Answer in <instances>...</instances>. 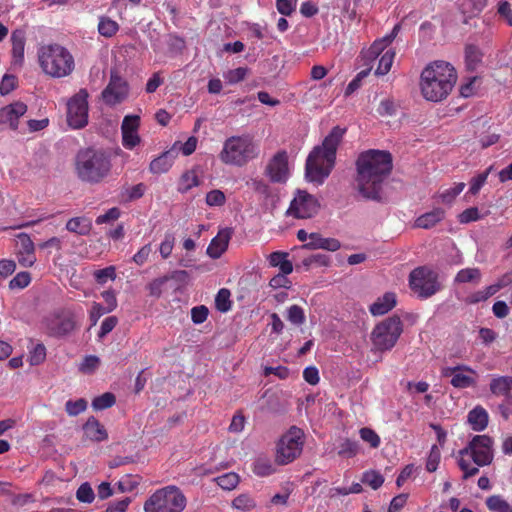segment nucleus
<instances>
[{"label": "nucleus", "mask_w": 512, "mask_h": 512, "mask_svg": "<svg viewBox=\"0 0 512 512\" xmlns=\"http://www.w3.org/2000/svg\"><path fill=\"white\" fill-rule=\"evenodd\" d=\"M395 305L396 295L392 292H387L370 306V312L374 316H381L389 312Z\"/></svg>", "instance_id": "obj_24"}, {"label": "nucleus", "mask_w": 512, "mask_h": 512, "mask_svg": "<svg viewBox=\"0 0 512 512\" xmlns=\"http://www.w3.org/2000/svg\"><path fill=\"white\" fill-rule=\"evenodd\" d=\"M66 229L78 235H88L92 229L91 221L86 217H74L67 221Z\"/></svg>", "instance_id": "obj_29"}, {"label": "nucleus", "mask_w": 512, "mask_h": 512, "mask_svg": "<svg viewBox=\"0 0 512 512\" xmlns=\"http://www.w3.org/2000/svg\"><path fill=\"white\" fill-rule=\"evenodd\" d=\"M489 389L496 396L508 397L512 391V376H495L491 379Z\"/></svg>", "instance_id": "obj_26"}, {"label": "nucleus", "mask_w": 512, "mask_h": 512, "mask_svg": "<svg viewBox=\"0 0 512 512\" xmlns=\"http://www.w3.org/2000/svg\"><path fill=\"white\" fill-rule=\"evenodd\" d=\"M208 308L204 305L196 306L191 309V319L195 324H201L208 317Z\"/></svg>", "instance_id": "obj_60"}, {"label": "nucleus", "mask_w": 512, "mask_h": 512, "mask_svg": "<svg viewBox=\"0 0 512 512\" xmlns=\"http://www.w3.org/2000/svg\"><path fill=\"white\" fill-rule=\"evenodd\" d=\"M383 51V41H375L368 50L362 52L364 65H371L380 55L382 56Z\"/></svg>", "instance_id": "obj_34"}, {"label": "nucleus", "mask_w": 512, "mask_h": 512, "mask_svg": "<svg viewBox=\"0 0 512 512\" xmlns=\"http://www.w3.org/2000/svg\"><path fill=\"white\" fill-rule=\"evenodd\" d=\"M402 322L398 316H392L382 321L373 329L371 340L378 351L392 349L402 333Z\"/></svg>", "instance_id": "obj_8"}, {"label": "nucleus", "mask_w": 512, "mask_h": 512, "mask_svg": "<svg viewBox=\"0 0 512 512\" xmlns=\"http://www.w3.org/2000/svg\"><path fill=\"white\" fill-rule=\"evenodd\" d=\"M130 497H125L119 501H114L108 504L106 512H125L131 503Z\"/></svg>", "instance_id": "obj_63"}, {"label": "nucleus", "mask_w": 512, "mask_h": 512, "mask_svg": "<svg viewBox=\"0 0 512 512\" xmlns=\"http://www.w3.org/2000/svg\"><path fill=\"white\" fill-rule=\"evenodd\" d=\"M88 93L80 90L67 104V123L73 129H81L88 123Z\"/></svg>", "instance_id": "obj_12"}, {"label": "nucleus", "mask_w": 512, "mask_h": 512, "mask_svg": "<svg viewBox=\"0 0 512 512\" xmlns=\"http://www.w3.org/2000/svg\"><path fill=\"white\" fill-rule=\"evenodd\" d=\"M94 278L99 284H104L108 279L114 280L116 278V271L114 266L97 270L94 272Z\"/></svg>", "instance_id": "obj_55"}, {"label": "nucleus", "mask_w": 512, "mask_h": 512, "mask_svg": "<svg viewBox=\"0 0 512 512\" xmlns=\"http://www.w3.org/2000/svg\"><path fill=\"white\" fill-rule=\"evenodd\" d=\"M116 402V397L111 392H106L100 396H97L92 401V407L96 411H101L112 407Z\"/></svg>", "instance_id": "obj_35"}, {"label": "nucleus", "mask_w": 512, "mask_h": 512, "mask_svg": "<svg viewBox=\"0 0 512 512\" xmlns=\"http://www.w3.org/2000/svg\"><path fill=\"white\" fill-rule=\"evenodd\" d=\"M129 95V85L117 73L111 72L108 85L102 91L103 101L109 106H115L122 103Z\"/></svg>", "instance_id": "obj_14"}, {"label": "nucleus", "mask_w": 512, "mask_h": 512, "mask_svg": "<svg viewBox=\"0 0 512 512\" xmlns=\"http://www.w3.org/2000/svg\"><path fill=\"white\" fill-rule=\"evenodd\" d=\"M176 155L177 153L174 150L165 151L150 163V171L154 174L167 172L171 168Z\"/></svg>", "instance_id": "obj_25"}, {"label": "nucleus", "mask_w": 512, "mask_h": 512, "mask_svg": "<svg viewBox=\"0 0 512 512\" xmlns=\"http://www.w3.org/2000/svg\"><path fill=\"white\" fill-rule=\"evenodd\" d=\"M486 505L489 510L494 512H507L509 511V503L505 501L500 495H492L486 499Z\"/></svg>", "instance_id": "obj_39"}, {"label": "nucleus", "mask_w": 512, "mask_h": 512, "mask_svg": "<svg viewBox=\"0 0 512 512\" xmlns=\"http://www.w3.org/2000/svg\"><path fill=\"white\" fill-rule=\"evenodd\" d=\"M111 159L103 149L86 148L78 151L75 172L79 180L89 184L102 182L111 171Z\"/></svg>", "instance_id": "obj_4"}, {"label": "nucleus", "mask_w": 512, "mask_h": 512, "mask_svg": "<svg viewBox=\"0 0 512 512\" xmlns=\"http://www.w3.org/2000/svg\"><path fill=\"white\" fill-rule=\"evenodd\" d=\"M361 481L376 490L382 486L384 478L379 472L371 470L363 474Z\"/></svg>", "instance_id": "obj_44"}, {"label": "nucleus", "mask_w": 512, "mask_h": 512, "mask_svg": "<svg viewBox=\"0 0 512 512\" xmlns=\"http://www.w3.org/2000/svg\"><path fill=\"white\" fill-rule=\"evenodd\" d=\"M226 202L225 194L218 189L211 190L206 195V204L208 206H223Z\"/></svg>", "instance_id": "obj_54"}, {"label": "nucleus", "mask_w": 512, "mask_h": 512, "mask_svg": "<svg viewBox=\"0 0 512 512\" xmlns=\"http://www.w3.org/2000/svg\"><path fill=\"white\" fill-rule=\"evenodd\" d=\"M119 30V25L116 21L107 16H101L98 23V32L100 35L111 38Z\"/></svg>", "instance_id": "obj_33"}, {"label": "nucleus", "mask_w": 512, "mask_h": 512, "mask_svg": "<svg viewBox=\"0 0 512 512\" xmlns=\"http://www.w3.org/2000/svg\"><path fill=\"white\" fill-rule=\"evenodd\" d=\"M87 408V402L85 399L80 398L76 401L69 400L65 404V410L70 416H77L84 412Z\"/></svg>", "instance_id": "obj_48"}, {"label": "nucleus", "mask_w": 512, "mask_h": 512, "mask_svg": "<svg viewBox=\"0 0 512 512\" xmlns=\"http://www.w3.org/2000/svg\"><path fill=\"white\" fill-rule=\"evenodd\" d=\"M440 459H441L440 449L436 445H433L430 449V453L428 455L427 462H426L427 471H429V472L436 471L437 467L439 465Z\"/></svg>", "instance_id": "obj_52"}, {"label": "nucleus", "mask_w": 512, "mask_h": 512, "mask_svg": "<svg viewBox=\"0 0 512 512\" xmlns=\"http://www.w3.org/2000/svg\"><path fill=\"white\" fill-rule=\"evenodd\" d=\"M394 56H395V53L392 50H387L385 53H383L379 60L378 67L376 68L375 74L376 75H386L391 69Z\"/></svg>", "instance_id": "obj_38"}, {"label": "nucleus", "mask_w": 512, "mask_h": 512, "mask_svg": "<svg viewBox=\"0 0 512 512\" xmlns=\"http://www.w3.org/2000/svg\"><path fill=\"white\" fill-rule=\"evenodd\" d=\"M482 274L479 268H464L461 269L455 276L454 282L463 283H479Z\"/></svg>", "instance_id": "obj_32"}, {"label": "nucleus", "mask_w": 512, "mask_h": 512, "mask_svg": "<svg viewBox=\"0 0 512 512\" xmlns=\"http://www.w3.org/2000/svg\"><path fill=\"white\" fill-rule=\"evenodd\" d=\"M456 80V71L450 63L434 61L427 65L421 73V93L428 101H442L452 91Z\"/></svg>", "instance_id": "obj_3"}, {"label": "nucleus", "mask_w": 512, "mask_h": 512, "mask_svg": "<svg viewBox=\"0 0 512 512\" xmlns=\"http://www.w3.org/2000/svg\"><path fill=\"white\" fill-rule=\"evenodd\" d=\"M83 430L86 438L94 442H102L108 438V433L104 426L93 416L87 419Z\"/></svg>", "instance_id": "obj_23"}, {"label": "nucleus", "mask_w": 512, "mask_h": 512, "mask_svg": "<svg viewBox=\"0 0 512 512\" xmlns=\"http://www.w3.org/2000/svg\"><path fill=\"white\" fill-rule=\"evenodd\" d=\"M465 183H456L454 187L445 189L439 193V198L442 203L451 204L454 199L464 190Z\"/></svg>", "instance_id": "obj_36"}, {"label": "nucleus", "mask_w": 512, "mask_h": 512, "mask_svg": "<svg viewBox=\"0 0 512 512\" xmlns=\"http://www.w3.org/2000/svg\"><path fill=\"white\" fill-rule=\"evenodd\" d=\"M12 42V66L21 67L24 62L25 33L22 30H15L11 34Z\"/></svg>", "instance_id": "obj_22"}, {"label": "nucleus", "mask_w": 512, "mask_h": 512, "mask_svg": "<svg viewBox=\"0 0 512 512\" xmlns=\"http://www.w3.org/2000/svg\"><path fill=\"white\" fill-rule=\"evenodd\" d=\"M100 365L99 357L95 355L86 356L79 366V370L85 374L93 373Z\"/></svg>", "instance_id": "obj_50"}, {"label": "nucleus", "mask_w": 512, "mask_h": 512, "mask_svg": "<svg viewBox=\"0 0 512 512\" xmlns=\"http://www.w3.org/2000/svg\"><path fill=\"white\" fill-rule=\"evenodd\" d=\"M409 286L422 299L433 296L441 289L438 273L427 266L417 267L411 271Z\"/></svg>", "instance_id": "obj_9"}, {"label": "nucleus", "mask_w": 512, "mask_h": 512, "mask_svg": "<svg viewBox=\"0 0 512 512\" xmlns=\"http://www.w3.org/2000/svg\"><path fill=\"white\" fill-rule=\"evenodd\" d=\"M486 4L487 0H461L459 9L464 15L474 17L481 13Z\"/></svg>", "instance_id": "obj_30"}, {"label": "nucleus", "mask_w": 512, "mask_h": 512, "mask_svg": "<svg viewBox=\"0 0 512 512\" xmlns=\"http://www.w3.org/2000/svg\"><path fill=\"white\" fill-rule=\"evenodd\" d=\"M140 117L138 115H127L124 117L121 125L122 144L127 149H133L140 143L138 128Z\"/></svg>", "instance_id": "obj_16"}, {"label": "nucleus", "mask_w": 512, "mask_h": 512, "mask_svg": "<svg viewBox=\"0 0 512 512\" xmlns=\"http://www.w3.org/2000/svg\"><path fill=\"white\" fill-rule=\"evenodd\" d=\"M215 306L220 312H227L231 308L230 291L222 288L218 291L215 298Z\"/></svg>", "instance_id": "obj_40"}, {"label": "nucleus", "mask_w": 512, "mask_h": 512, "mask_svg": "<svg viewBox=\"0 0 512 512\" xmlns=\"http://www.w3.org/2000/svg\"><path fill=\"white\" fill-rule=\"evenodd\" d=\"M31 282V276L29 272L23 271L17 273L9 282L10 289H23L27 287Z\"/></svg>", "instance_id": "obj_46"}, {"label": "nucleus", "mask_w": 512, "mask_h": 512, "mask_svg": "<svg viewBox=\"0 0 512 512\" xmlns=\"http://www.w3.org/2000/svg\"><path fill=\"white\" fill-rule=\"evenodd\" d=\"M175 237L172 233H166L164 240L160 244L159 251L161 256L166 259L168 258L173 250Z\"/></svg>", "instance_id": "obj_57"}, {"label": "nucleus", "mask_w": 512, "mask_h": 512, "mask_svg": "<svg viewBox=\"0 0 512 512\" xmlns=\"http://www.w3.org/2000/svg\"><path fill=\"white\" fill-rule=\"evenodd\" d=\"M76 498L79 502L90 504L95 499V493L88 482L82 483L76 491Z\"/></svg>", "instance_id": "obj_42"}, {"label": "nucleus", "mask_w": 512, "mask_h": 512, "mask_svg": "<svg viewBox=\"0 0 512 512\" xmlns=\"http://www.w3.org/2000/svg\"><path fill=\"white\" fill-rule=\"evenodd\" d=\"M118 319L115 316H109L105 318L101 324L100 331L98 333V338H104L108 333H110L117 325Z\"/></svg>", "instance_id": "obj_61"}, {"label": "nucleus", "mask_w": 512, "mask_h": 512, "mask_svg": "<svg viewBox=\"0 0 512 512\" xmlns=\"http://www.w3.org/2000/svg\"><path fill=\"white\" fill-rule=\"evenodd\" d=\"M493 167H488L484 172L479 173L477 176L473 177L470 181V188L468 193L472 195L478 194V192L481 190V188L484 186V184L487 181L488 175L492 171Z\"/></svg>", "instance_id": "obj_37"}, {"label": "nucleus", "mask_w": 512, "mask_h": 512, "mask_svg": "<svg viewBox=\"0 0 512 512\" xmlns=\"http://www.w3.org/2000/svg\"><path fill=\"white\" fill-rule=\"evenodd\" d=\"M341 243L336 238H325L320 233H310L309 242L305 243L302 248L307 250L323 249L335 252L340 249Z\"/></svg>", "instance_id": "obj_20"}, {"label": "nucleus", "mask_w": 512, "mask_h": 512, "mask_svg": "<svg viewBox=\"0 0 512 512\" xmlns=\"http://www.w3.org/2000/svg\"><path fill=\"white\" fill-rule=\"evenodd\" d=\"M167 282L168 278H165V275L152 280L147 286L149 295L154 298H160L162 295L163 287Z\"/></svg>", "instance_id": "obj_51"}, {"label": "nucleus", "mask_w": 512, "mask_h": 512, "mask_svg": "<svg viewBox=\"0 0 512 512\" xmlns=\"http://www.w3.org/2000/svg\"><path fill=\"white\" fill-rule=\"evenodd\" d=\"M468 422L474 431H483L488 425V413L477 406L468 413Z\"/></svg>", "instance_id": "obj_28"}, {"label": "nucleus", "mask_w": 512, "mask_h": 512, "mask_svg": "<svg viewBox=\"0 0 512 512\" xmlns=\"http://www.w3.org/2000/svg\"><path fill=\"white\" fill-rule=\"evenodd\" d=\"M304 310L298 305H292L287 309V320L297 326L304 324L305 322Z\"/></svg>", "instance_id": "obj_45"}, {"label": "nucleus", "mask_w": 512, "mask_h": 512, "mask_svg": "<svg viewBox=\"0 0 512 512\" xmlns=\"http://www.w3.org/2000/svg\"><path fill=\"white\" fill-rule=\"evenodd\" d=\"M359 433L361 439L369 443L372 448H377L380 445V438L374 430L364 427L360 429Z\"/></svg>", "instance_id": "obj_56"}, {"label": "nucleus", "mask_w": 512, "mask_h": 512, "mask_svg": "<svg viewBox=\"0 0 512 512\" xmlns=\"http://www.w3.org/2000/svg\"><path fill=\"white\" fill-rule=\"evenodd\" d=\"M187 498L179 487L168 485L156 490L144 502V512H182Z\"/></svg>", "instance_id": "obj_7"}, {"label": "nucleus", "mask_w": 512, "mask_h": 512, "mask_svg": "<svg viewBox=\"0 0 512 512\" xmlns=\"http://www.w3.org/2000/svg\"><path fill=\"white\" fill-rule=\"evenodd\" d=\"M38 60L43 72L53 78H63L70 75L75 66L72 54L59 44L40 47Z\"/></svg>", "instance_id": "obj_5"}, {"label": "nucleus", "mask_w": 512, "mask_h": 512, "mask_svg": "<svg viewBox=\"0 0 512 512\" xmlns=\"http://www.w3.org/2000/svg\"><path fill=\"white\" fill-rule=\"evenodd\" d=\"M303 438V431L296 426H292L277 444L276 462L285 465L294 461L302 452Z\"/></svg>", "instance_id": "obj_10"}, {"label": "nucleus", "mask_w": 512, "mask_h": 512, "mask_svg": "<svg viewBox=\"0 0 512 512\" xmlns=\"http://www.w3.org/2000/svg\"><path fill=\"white\" fill-rule=\"evenodd\" d=\"M46 359V348L43 344L39 343L34 346L29 354V363L32 366L40 365Z\"/></svg>", "instance_id": "obj_49"}, {"label": "nucleus", "mask_w": 512, "mask_h": 512, "mask_svg": "<svg viewBox=\"0 0 512 512\" xmlns=\"http://www.w3.org/2000/svg\"><path fill=\"white\" fill-rule=\"evenodd\" d=\"M248 73V69L245 67H239L233 70H229L225 74V79L230 84H236L242 80L245 79L246 75Z\"/></svg>", "instance_id": "obj_58"}, {"label": "nucleus", "mask_w": 512, "mask_h": 512, "mask_svg": "<svg viewBox=\"0 0 512 512\" xmlns=\"http://www.w3.org/2000/svg\"><path fill=\"white\" fill-rule=\"evenodd\" d=\"M75 328V321L71 316H56L48 324L49 335L62 337L71 333Z\"/></svg>", "instance_id": "obj_21"}, {"label": "nucleus", "mask_w": 512, "mask_h": 512, "mask_svg": "<svg viewBox=\"0 0 512 512\" xmlns=\"http://www.w3.org/2000/svg\"><path fill=\"white\" fill-rule=\"evenodd\" d=\"M258 153V146L250 135L231 136L225 140L219 159L224 164L242 167Z\"/></svg>", "instance_id": "obj_6"}, {"label": "nucleus", "mask_w": 512, "mask_h": 512, "mask_svg": "<svg viewBox=\"0 0 512 512\" xmlns=\"http://www.w3.org/2000/svg\"><path fill=\"white\" fill-rule=\"evenodd\" d=\"M16 87V77L13 75H4L0 83V94L7 95Z\"/></svg>", "instance_id": "obj_62"}, {"label": "nucleus", "mask_w": 512, "mask_h": 512, "mask_svg": "<svg viewBox=\"0 0 512 512\" xmlns=\"http://www.w3.org/2000/svg\"><path fill=\"white\" fill-rule=\"evenodd\" d=\"M232 506L245 511L254 508L255 502L249 495L241 494L232 501Z\"/></svg>", "instance_id": "obj_53"}, {"label": "nucleus", "mask_w": 512, "mask_h": 512, "mask_svg": "<svg viewBox=\"0 0 512 512\" xmlns=\"http://www.w3.org/2000/svg\"><path fill=\"white\" fill-rule=\"evenodd\" d=\"M297 5V0H277L276 1V7L280 14L289 16L291 15Z\"/></svg>", "instance_id": "obj_59"}, {"label": "nucleus", "mask_w": 512, "mask_h": 512, "mask_svg": "<svg viewBox=\"0 0 512 512\" xmlns=\"http://www.w3.org/2000/svg\"><path fill=\"white\" fill-rule=\"evenodd\" d=\"M474 379L463 373V371H457L454 377L451 378V384L455 388L463 389L474 385Z\"/></svg>", "instance_id": "obj_47"}, {"label": "nucleus", "mask_w": 512, "mask_h": 512, "mask_svg": "<svg viewBox=\"0 0 512 512\" xmlns=\"http://www.w3.org/2000/svg\"><path fill=\"white\" fill-rule=\"evenodd\" d=\"M482 52L473 44L466 45L465 47V62L466 67L470 71H474L479 63L482 61Z\"/></svg>", "instance_id": "obj_31"}, {"label": "nucleus", "mask_w": 512, "mask_h": 512, "mask_svg": "<svg viewBox=\"0 0 512 512\" xmlns=\"http://www.w3.org/2000/svg\"><path fill=\"white\" fill-rule=\"evenodd\" d=\"M493 440L487 435H476L469 444L459 451L460 455H469L477 466L489 465L493 460Z\"/></svg>", "instance_id": "obj_11"}, {"label": "nucleus", "mask_w": 512, "mask_h": 512, "mask_svg": "<svg viewBox=\"0 0 512 512\" xmlns=\"http://www.w3.org/2000/svg\"><path fill=\"white\" fill-rule=\"evenodd\" d=\"M318 210V200L306 191L298 190L287 210V214L296 218L307 219L317 214Z\"/></svg>", "instance_id": "obj_13"}, {"label": "nucleus", "mask_w": 512, "mask_h": 512, "mask_svg": "<svg viewBox=\"0 0 512 512\" xmlns=\"http://www.w3.org/2000/svg\"><path fill=\"white\" fill-rule=\"evenodd\" d=\"M358 452V443L351 439H344L339 445L338 455L341 457L351 458Z\"/></svg>", "instance_id": "obj_43"}, {"label": "nucleus", "mask_w": 512, "mask_h": 512, "mask_svg": "<svg viewBox=\"0 0 512 512\" xmlns=\"http://www.w3.org/2000/svg\"><path fill=\"white\" fill-rule=\"evenodd\" d=\"M345 131L340 126L333 127L322 144L315 146L309 153L305 165V176L309 182L321 185L330 175L335 165L337 148Z\"/></svg>", "instance_id": "obj_2"}, {"label": "nucleus", "mask_w": 512, "mask_h": 512, "mask_svg": "<svg viewBox=\"0 0 512 512\" xmlns=\"http://www.w3.org/2000/svg\"><path fill=\"white\" fill-rule=\"evenodd\" d=\"M444 211L441 208L433 209L419 216L415 221V226L423 229H430L434 227L444 218Z\"/></svg>", "instance_id": "obj_27"}, {"label": "nucleus", "mask_w": 512, "mask_h": 512, "mask_svg": "<svg viewBox=\"0 0 512 512\" xmlns=\"http://www.w3.org/2000/svg\"><path fill=\"white\" fill-rule=\"evenodd\" d=\"M198 185V179L197 176H195L192 173H185L183 174L181 178L180 188L179 190L181 192H186L192 187H195Z\"/></svg>", "instance_id": "obj_64"}, {"label": "nucleus", "mask_w": 512, "mask_h": 512, "mask_svg": "<svg viewBox=\"0 0 512 512\" xmlns=\"http://www.w3.org/2000/svg\"><path fill=\"white\" fill-rule=\"evenodd\" d=\"M233 235V230L231 228H223L220 229L218 234L211 240L208 248L207 254L212 259H218L222 256V254L227 250L230 239Z\"/></svg>", "instance_id": "obj_19"}, {"label": "nucleus", "mask_w": 512, "mask_h": 512, "mask_svg": "<svg viewBox=\"0 0 512 512\" xmlns=\"http://www.w3.org/2000/svg\"><path fill=\"white\" fill-rule=\"evenodd\" d=\"M16 252L18 262L23 267H31L36 262L35 245L30 236L26 233H19L17 236Z\"/></svg>", "instance_id": "obj_17"}, {"label": "nucleus", "mask_w": 512, "mask_h": 512, "mask_svg": "<svg viewBox=\"0 0 512 512\" xmlns=\"http://www.w3.org/2000/svg\"><path fill=\"white\" fill-rule=\"evenodd\" d=\"M217 484L224 490H232L239 483V476L234 472L223 474L216 478Z\"/></svg>", "instance_id": "obj_41"}, {"label": "nucleus", "mask_w": 512, "mask_h": 512, "mask_svg": "<svg viewBox=\"0 0 512 512\" xmlns=\"http://www.w3.org/2000/svg\"><path fill=\"white\" fill-rule=\"evenodd\" d=\"M393 168L392 155L385 150L370 149L356 160L355 188L366 200L382 202L383 186Z\"/></svg>", "instance_id": "obj_1"}, {"label": "nucleus", "mask_w": 512, "mask_h": 512, "mask_svg": "<svg viewBox=\"0 0 512 512\" xmlns=\"http://www.w3.org/2000/svg\"><path fill=\"white\" fill-rule=\"evenodd\" d=\"M27 112V105L17 101L0 109V125H9L10 129L17 130L19 118Z\"/></svg>", "instance_id": "obj_18"}, {"label": "nucleus", "mask_w": 512, "mask_h": 512, "mask_svg": "<svg viewBox=\"0 0 512 512\" xmlns=\"http://www.w3.org/2000/svg\"><path fill=\"white\" fill-rule=\"evenodd\" d=\"M265 173L274 183L286 182L289 174L287 153L277 152L267 164Z\"/></svg>", "instance_id": "obj_15"}]
</instances>
